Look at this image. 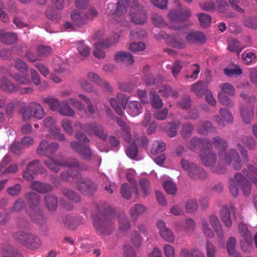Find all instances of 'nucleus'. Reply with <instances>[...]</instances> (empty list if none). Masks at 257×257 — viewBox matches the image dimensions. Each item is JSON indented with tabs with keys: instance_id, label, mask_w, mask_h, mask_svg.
Here are the masks:
<instances>
[{
	"instance_id": "1",
	"label": "nucleus",
	"mask_w": 257,
	"mask_h": 257,
	"mask_svg": "<svg viewBox=\"0 0 257 257\" xmlns=\"http://www.w3.org/2000/svg\"><path fill=\"white\" fill-rule=\"evenodd\" d=\"M211 147L213 146L218 150V156L224 164L232 167L236 170H239L242 166L241 160L237 151L234 148L227 150V141L217 136L213 137Z\"/></svg>"
},
{
	"instance_id": "2",
	"label": "nucleus",
	"mask_w": 257,
	"mask_h": 257,
	"mask_svg": "<svg viewBox=\"0 0 257 257\" xmlns=\"http://www.w3.org/2000/svg\"><path fill=\"white\" fill-rule=\"evenodd\" d=\"M28 205L27 213L36 224L42 225L46 222V218L41 206V196L36 192L31 191L25 195Z\"/></svg>"
},
{
	"instance_id": "3",
	"label": "nucleus",
	"mask_w": 257,
	"mask_h": 257,
	"mask_svg": "<svg viewBox=\"0 0 257 257\" xmlns=\"http://www.w3.org/2000/svg\"><path fill=\"white\" fill-rule=\"evenodd\" d=\"M110 211L109 218L104 214L102 217L95 216L93 217V226L97 234L99 235H109L113 229V223L112 219L113 217V211L112 208L107 207Z\"/></svg>"
},
{
	"instance_id": "4",
	"label": "nucleus",
	"mask_w": 257,
	"mask_h": 257,
	"mask_svg": "<svg viewBox=\"0 0 257 257\" xmlns=\"http://www.w3.org/2000/svg\"><path fill=\"white\" fill-rule=\"evenodd\" d=\"M191 15V11L188 9L180 10H171L168 14L170 22L169 27L174 30H179L184 28L186 25H184L185 21L190 18Z\"/></svg>"
},
{
	"instance_id": "5",
	"label": "nucleus",
	"mask_w": 257,
	"mask_h": 257,
	"mask_svg": "<svg viewBox=\"0 0 257 257\" xmlns=\"http://www.w3.org/2000/svg\"><path fill=\"white\" fill-rule=\"evenodd\" d=\"M180 164L184 170L188 171V175L192 180H203L207 178L206 172L197 165L190 163L185 159L181 160Z\"/></svg>"
},
{
	"instance_id": "6",
	"label": "nucleus",
	"mask_w": 257,
	"mask_h": 257,
	"mask_svg": "<svg viewBox=\"0 0 257 257\" xmlns=\"http://www.w3.org/2000/svg\"><path fill=\"white\" fill-rule=\"evenodd\" d=\"M75 126L79 127L89 136L95 135L104 141L107 139V133L104 131L103 127L95 122L82 125L79 122L77 121L75 123Z\"/></svg>"
},
{
	"instance_id": "7",
	"label": "nucleus",
	"mask_w": 257,
	"mask_h": 257,
	"mask_svg": "<svg viewBox=\"0 0 257 257\" xmlns=\"http://www.w3.org/2000/svg\"><path fill=\"white\" fill-rule=\"evenodd\" d=\"M119 38L118 34L113 33L109 39H106L95 43L94 44L95 49L93 51L94 56L99 59L104 58L105 56L104 49L108 48L118 42Z\"/></svg>"
},
{
	"instance_id": "8",
	"label": "nucleus",
	"mask_w": 257,
	"mask_h": 257,
	"mask_svg": "<svg viewBox=\"0 0 257 257\" xmlns=\"http://www.w3.org/2000/svg\"><path fill=\"white\" fill-rule=\"evenodd\" d=\"M56 123L55 119L51 116L46 117L43 121V125L49 128V132L54 139L60 141L67 142L64 135L61 133L59 126L56 125Z\"/></svg>"
},
{
	"instance_id": "9",
	"label": "nucleus",
	"mask_w": 257,
	"mask_h": 257,
	"mask_svg": "<svg viewBox=\"0 0 257 257\" xmlns=\"http://www.w3.org/2000/svg\"><path fill=\"white\" fill-rule=\"evenodd\" d=\"M71 149L78 153L80 156L86 161H90L94 157L90 147L84 144L76 141H73L70 143Z\"/></svg>"
},
{
	"instance_id": "10",
	"label": "nucleus",
	"mask_w": 257,
	"mask_h": 257,
	"mask_svg": "<svg viewBox=\"0 0 257 257\" xmlns=\"http://www.w3.org/2000/svg\"><path fill=\"white\" fill-rule=\"evenodd\" d=\"M59 148V145L56 142L49 143L46 140H42L36 150L39 156H46L48 158L54 155Z\"/></svg>"
},
{
	"instance_id": "11",
	"label": "nucleus",
	"mask_w": 257,
	"mask_h": 257,
	"mask_svg": "<svg viewBox=\"0 0 257 257\" xmlns=\"http://www.w3.org/2000/svg\"><path fill=\"white\" fill-rule=\"evenodd\" d=\"M238 228L240 235L243 238V240H241L240 242V246L242 249L245 251L252 244V235L247 229L246 225L244 223H239Z\"/></svg>"
},
{
	"instance_id": "12",
	"label": "nucleus",
	"mask_w": 257,
	"mask_h": 257,
	"mask_svg": "<svg viewBox=\"0 0 257 257\" xmlns=\"http://www.w3.org/2000/svg\"><path fill=\"white\" fill-rule=\"evenodd\" d=\"M235 212L236 208L232 204H230L229 206H224L222 207L220 217L226 227L229 228L232 226V221L231 216L232 215L233 217H235Z\"/></svg>"
},
{
	"instance_id": "13",
	"label": "nucleus",
	"mask_w": 257,
	"mask_h": 257,
	"mask_svg": "<svg viewBox=\"0 0 257 257\" xmlns=\"http://www.w3.org/2000/svg\"><path fill=\"white\" fill-rule=\"evenodd\" d=\"M131 21L137 24L142 25L145 23L147 20V12L143 7L139 4L138 7H134V10L130 11Z\"/></svg>"
},
{
	"instance_id": "14",
	"label": "nucleus",
	"mask_w": 257,
	"mask_h": 257,
	"mask_svg": "<svg viewBox=\"0 0 257 257\" xmlns=\"http://www.w3.org/2000/svg\"><path fill=\"white\" fill-rule=\"evenodd\" d=\"M78 189L84 195H92L96 190V185L90 179H81L78 184Z\"/></svg>"
},
{
	"instance_id": "15",
	"label": "nucleus",
	"mask_w": 257,
	"mask_h": 257,
	"mask_svg": "<svg viewBox=\"0 0 257 257\" xmlns=\"http://www.w3.org/2000/svg\"><path fill=\"white\" fill-rule=\"evenodd\" d=\"M157 227L159 230L161 236L166 241L173 242L175 240V235L173 232L166 226L165 223L159 220L156 223Z\"/></svg>"
},
{
	"instance_id": "16",
	"label": "nucleus",
	"mask_w": 257,
	"mask_h": 257,
	"mask_svg": "<svg viewBox=\"0 0 257 257\" xmlns=\"http://www.w3.org/2000/svg\"><path fill=\"white\" fill-rule=\"evenodd\" d=\"M117 12L116 15L118 17H121L120 19L123 20L122 16L127 12V7L130 6L133 10L134 7H138L139 2L138 0H119L117 3Z\"/></svg>"
},
{
	"instance_id": "17",
	"label": "nucleus",
	"mask_w": 257,
	"mask_h": 257,
	"mask_svg": "<svg viewBox=\"0 0 257 257\" xmlns=\"http://www.w3.org/2000/svg\"><path fill=\"white\" fill-rule=\"evenodd\" d=\"M70 17L74 24L80 27L86 25L89 21V16L87 13L79 12L77 10H74L72 12Z\"/></svg>"
},
{
	"instance_id": "18",
	"label": "nucleus",
	"mask_w": 257,
	"mask_h": 257,
	"mask_svg": "<svg viewBox=\"0 0 257 257\" xmlns=\"http://www.w3.org/2000/svg\"><path fill=\"white\" fill-rule=\"evenodd\" d=\"M209 149H204L200 154V157L205 166L210 167L216 162V155L214 152Z\"/></svg>"
},
{
	"instance_id": "19",
	"label": "nucleus",
	"mask_w": 257,
	"mask_h": 257,
	"mask_svg": "<svg viewBox=\"0 0 257 257\" xmlns=\"http://www.w3.org/2000/svg\"><path fill=\"white\" fill-rule=\"evenodd\" d=\"M234 178L242 190L243 195L245 196H248L251 192V184L249 181L240 173H236L234 175Z\"/></svg>"
},
{
	"instance_id": "20",
	"label": "nucleus",
	"mask_w": 257,
	"mask_h": 257,
	"mask_svg": "<svg viewBox=\"0 0 257 257\" xmlns=\"http://www.w3.org/2000/svg\"><path fill=\"white\" fill-rule=\"evenodd\" d=\"M197 148H210L211 143L210 141L206 139H199L196 137L192 138L190 142L189 149L194 151Z\"/></svg>"
},
{
	"instance_id": "21",
	"label": "nucleus",
	"mask_w": 257,
	"mask_h": 257,
	"mask_svg": "<svg viewBox=\"0 0 257 257\" xmlns=\"http://www.w3.org/2000/svg\"><path fill=\"white\" fill-rule=\"evenodd\" d=\"M30 188L41 194L50 192L53 189L51 184L37 181L32 182L30 185Z\"/></svg>"
},
{
	"instance_id": "22",
	"label": "nucleus",
	"mask_w": 257,
	"mask_h": 257,
	"mask_svg": "<svg viewBox=\"0 0 257 257\" xmlns=\"http://www.w3.org/2000/svg\"><path fill=\"white\" fill-rule=\"evenodd\" d=\"M20 87L14 84L10 80L6 77L1 79L0 90L7 93H13L19 90Z\"/></svg>"
},
{
	"instance_id": "23",
	"label": "nucleus",
	"mask_w": 257,
	"mask_h": 257,
	"mask_svg": "<svg viewBox=\"0 0 257 257\" xmlns=\"http://www.w3.org/2000/svg\"><path fill=\"white\" fill-rule=\"evenodd\" d=\"M167 44L177 49H183L186 47L184 40L178 35H168L166 38Z\"/></svg>"
},
{
	"instance_id": "24",
	"label": "nucleus",
	"mask_w": 257,
	"mask_h": 257,
	"mask_svg": "<svg viewBox=\"0 0 257 257\" xmlns=\"http://www.w3.org/2000/svg\"><path fill=\"white\" fill-rule=\"evenodd\" d=\"M208 90L207 83L202 81H197L191 87V91L197 97H202Z\"/></svg>"
},
{
	"instance_id": "25",
	"label": "nucleus",
	"mask_w": 257,
	"mask_h": 257,
	"mask_svg": "<svg viewBox=\"0 0 257 257\" xmlns=\"http://www.w3.org/2000/svg\"><path fill=\"white\" fill-rule=\"evenodd\" d=\"M45 206L49 211L54 212L58 207V198L54 194H49L44 197Z\"/></svg>"
},
{
	"instance_id": "26",
	"label": "nucleus",
	"mask_w": 257,
	"mask_h": 257,
	"mask_svg": "<svg viewBox=\"0 0 257 257\" xmlns=\"http://www.w3.org/2000/svg\"><path fill=\"white\" fill-rule=\"evenodd\" d=\"M143 106L138 101H130L126 108L127 113L132 116H136L143 112Z\"/></svg>"
},
{
	"instance_id": "27",
	"label": "nucleus",
	"mask_w": 257,
	"mask_h": 257,
	"mask_svg": "<svg viewBox=\"0 0 257 257\" xmlns=\"http://www.w3.org/2000/svg\"><path fill=\"white\" fill-rule=\"evenodd\" d=\"M17 40V35L15 33L6 32L0 29V42L5 44L12 45Z\"/></svg>"
},
{
	"instance_id": "28",
	"label": "nucleus",
	"mask_w": 257,
	"mask_h": 257,
	"mask_svg": "<svg viewBox=\"0 0 257 257\" xmlns=\"http://www.w3.org/2000/svg\"><path fill=\"white\" fill-rule=\"evenodd\" d=\"M121 196L125 199L128 200L131 198L133 192L135 193L136 196L139 195V190L137 186L130 187L127 184H122L120 188Z\"/></svg>"
},
{
	"instance_id": "29",
	"label": "nucleus",
	"mask_w": 257,
	"mask_h": 257,
	"mask_svg": "<svg viewBox=\"0 0 257 257\" xmlns=\"http://www.w3.org/2000/svg\"><path fill=\"white\" fill-rule=\"evenodd\" d=\"M57 111L63 116L72 117L75 115V111L70 106L68 100L61 101Z\"/></svg>"
},
{
	"instance_id": "30",
	"label": "nucleus",
	"mask_w": 257,
	"mask_h": 257,
	"mask_svg": "<svg viewBox=\"0 0 257 257\" xmlns=\"http://www.w3.org/2000/svg\"><path fill=\"white\" fill-rule=\"evenodd\" d=\"M186 40L190 43H203L206 41L204 34L200 32H191L186 37Z\"/></svg>"
},
{
	"instance_id": "31",
	"label": "nucleus",
	"mask_w": 257,
	"mask_h": 257,
	"mask_svg": "<svg viewBox=\"0 0 257 257\" xmlns=\"http://www.w3.org/2000/svg\"><path fill=\"white\" fill-rule=\"evenodd\" d=\"M115 60L117 62H123L128 64H132L134 62L132 54L124 51H119L116 53L115 55Z\"/></svg>"
},
{
	"instance_id": "32",
	"label": "nucleus",
	"mask_w": 257,
	"mask_h": 257,
	"mask_svg": "<svg viewBox=\"0 0 257 257\" xmlns=\"http://www.w3.org/2000/svg\"><path fill=\"white\" fill-rule=\"evenodd\" d=\"M146 207L142 204H136L130 210V214L132 221L136 222L139 216L142 215L146 211Z\"/></svg>"
},
{
	"instance_id": "33",
	"label": "nucleus",
	"mask_w": 257,
	"mask_h": 257,
	"mask_svg": "<svg viewBox=\"0 0 257 257\" xmlns=\"http://www.w3.org/2000/svg\"><path fill=\"white\" fill-rule=\"evenodd\" d=\"M31 107L32 108V117L37 119H41L45 115L43 107L38 102H31Z\"/></svg>"
},
{
	"instance_id": "34",
	"label": "nucleus",
	"mask_w": 257,
	"mask_h": 257,
	"mask_svg": "<svg viewBox=\"0 0 257 257\" xmlns=\"http://www.w3.org/2000/svg\"><path fill=\"white\" fill-rule=\"evenodd\" d=\"M48 159V160H44V164L54 172H58L60 171V167L64 166V164L62 161L50 157Z\"/></svg>"
},
{
	"instance_id": "35",
	"label": "nucleus",
	"mask_w": 257,
	"mask_h": 257,
	"mask_svg": "<svg viewBox=\"0 0 257 257\" xmlns=\"http://www.w3.org/2000/svg\"><path fill=\"white\" fill-rule=\"evenodd\" d=\"M150 103L153 108L160 109L163 106V102L159 95L154 90L149 93Z\"/></svg>"
},
{
	"instance_id": "36",
	"label": "nucleus",
	"mask_w": 257,
	"mask_h": 257,
	"mask_svg": "<svg viewBox=\"0 0 257 257\" xmlns=\"http://www.w3.org/2000/svg\"><path fill=\"white\" fill-rule=\"evenodd\" d=\"M158 92L163 97H168L172 96L177 97L178 96L177 92L173 90L169 86L165 84L161 86Z\"/></svg>"
},
{
	"instance_id": "37",
	"label": "nucleus",
	"mask_w": 257,
	"mask_h": 257,
	"mask_svg": "<svg viewBox=\"0 0 257 257\" xmlns=\"http://www.w3.org/2000/svg\"><path fill=\"white\" fill-rule=\"evenodd\" d=\"M31 234L29 232L20 231L16 232L14 236L21 244L26 246L27 241L29 240V237H30Z\"/></svg>"
},
{
	"instance_id": "38",
	"label": "nucleus",
	"mask_w": 257,
	"mask_h": 257,
	"mask_svg": "<svg viewBox=\"0 0 257 257\" xmlns=\"http://www.w3.org/2000/svg\"><path fill=\"white\" fill-rule=\"evenodd\" d=\"M29 240L27 241L26 246L28 248L36 249L40 247L41 245V241L38 236L31 234L30 237H29Z\"/></svg>"
},
{
	"instance_id": "39",
	"label": "nucleus",
	"mask_w": 257,
	"mask_h": 257,
	"mask_svg": "<svg viewBox=\"0 0 257 257\" xmlns=\"http://www.w3.org/2000/svg\"><path fill=\"white\" fill-rule=\"evenodd\" d=\"M198 133L204 134L206 132L216 131L215 128L212 125L211 122L209 121H205L200 122L197 127Z\"/></svg>"
},
{
	"instance_id": "40",
	"label": "nucleus",
	"mask_w": 257,
	"mask_h": 257,
	"mask_svg": "<svg viewBox=\"0 0 257 257\" xmlns=\"http://www.w3.org/2000/svg\"><path fill=\"white\" fill-rule=\"evenodd\" d=\"M241 115L242 117L243 120L245 123H249L253 115V107L249 106L246 109L243 107H240Z\"/></svg>"
},
{
	"instance_id": "41",
	"label": "nucleus",
	"mask_w": 257,
	"mask_h": 257,
	"mask_svg": "<svg viewBox=\"0 0 257 257\" xmlns=\"http://www.w3.org/2000/svg\"><path fill=\"white\" fill-rule=\"evenodd\" d=\"M43 101L48 105L49 109L52 111L58 110L61 102L57 98L50 96L43 98Z\"/></svg>"
},
{
	"instance_id": "42",
	"label": "nucleus",
	"mask_w": 257,
	"mask_h": 257,
	"mask_svg": "<svg viewBox=\"0 0 257 257\" xmlns=\"http://www.w3.org/2000/svg\"><path fill=\"white\" fill-rule=\"evenodd\" d=\"M166 144L163 142L155 141L151 147L150 152L153 155L162 153L165 150Z\"/></svg>"
},
{
	"instance_id": "43",
	"label": "nucleus",
	"mask_w": 257,
	"mask_h": 257,
	"mask_svg": "<svg viewBox=\"0 0 257 257\" xmlns=\"http://www.w3.org/2000/svg\"><path fill=\"white\" fill-rule=\"evenodd\" d=\"M227 49L231 52L235 53L239 55L243 48L240 46L239 42L236 39H231L228 41Z\"/></svg>"
},
{
	"instance_id": "44",
	"label": "nucleus",
	"mask_w": 257,
	"mask_h": 257,
	"mask_svg": "<svg viewBox=\"0 0 257 257\" xmlns=\"http://www.w3.org/2000/svg\"><path fill=\"white\" fill-rule=\"evenodd\" d=\"M27 168L33 174H36L39 172L42 173L44 170L43 167L40 165V161L39 160H35L29 163Z\"/></svg>"
},
{
	"instance_id": "45",
	"label": "nucleus",
	"mask_w": 257,
	"mask_h": 257,
	"mask_svg": "<svg viewBox=\"0 0 257 257\" xmlns=\"http://www.w3.org/2000/svg\"><path fill=\"white\" fill-rule=\"evenodd\" d=\"M22 74H16L11 75V77L19 84L22 85H28L30 83L28 73H22Z\"/></svg>"
},
{
	"instance_id": "46",
	"label": "nucleus",
	"mask_w": 257,
	"mask_h": 257,
	"mask_svg": "<svg viewBox=\"0 0 257 257\" xmlns=\"http://www.w3.org/2000/svg\"><path fill=\"white\" fill-rule=\"evenodd\" d=\"M194 129L193 124L190 122H186L183 124L182 130L181 131V136L183 138H189Z\"/></svg>"
},
{
	"instance_id": "47",
	"label": "nucleus",
	"mask_w": 257,
	"mask_h": 257,
	"mask_svg": "<svg viewBox=\"0 0 257 257\" xmlns=\"http://www.w3.org/2000/svg\"><path fill=\"white\" fill-rule=\"evenodd\" d=\"M15 67L20 73H28L29 72V66L27 64L19 58L15 59Z\"/></svg>"
},
{
	"instance_id": "48",
	"label": "nucleus",
	"mask_w": 257,
	"mask_h": 257,
	"mask_svg": "<svg viewBox=\"0 0 257 257\" xmlns=\"http://www.w3.org/2000/svg\"><path fill=\"white\" fill-rule=\"evenodd\" d=\"M241 59L245 64L249 65L256 62V56L254 52H244L241 54Z\"/></svg>"
},
{
	"instance_id": "49",
	"label": "nucleus",
	"mask_w": 257,
	"mask_h": 257,
	"mask_svg": "<svg viewBox=\"0 0 257 257\" xmlns=\"http://www.w3.org/2000/svg\"><path fill=\"white\" fill-rule=\"evenodd\" d=\"M106 11L108 16H112L120 25H122V23H123V22L121 20L118 21L116 19V17H118L117 15H116L117 6L115 3H109L107 5Z\"/></svg>"
},
{
	"instance_id": "50",
	"label": "nucleus",
	"mask_w": 257,
	"mask_h": 257,
	"mask_svg": "<svg viewBox=\"0 0 257 257\" xmlns=\"http://www.w3.org/2000/svg\"><path fill=\"white\" fill-rule=\"evenodd\" d=\"M20 111L24 120H29L32 117V108L31 107V102L28 106L22 107Z\"/></svg>"
},
{
	"instance_id": "51",
	"label": "nucleus",
	"mask_w": 257,
	"mask_h": 257,
	"mask_svg": "<svg viewBox=\"0 0 257 257\" xmlns=\"http://www.w3.org/2000/svg\"><path fill=\"white\" fill-rule=\"evenodd\" d=\"M197 16L201 27L206 28L210 25L211 19L209 15L201 13L197 14Z\"/></svg>"
},
{
	"instance_id": "52",
	"label": "nucleus",
	"mask_w": 257,
	"mask_h": 257,
	"mask_svg": "<svg viewBox=\"0 0 257 257\" xmlns=\"http://www.w3.org/2000/svg\"><path fill=\"white\" fill-rule=\"evenodd\" d=\"M242 143L250 150L253 149L256 145V142L251 136H245L242 138Z\"/></svg>"
},
{
	"instance_id": "53",
	"label": "nucleus",
	"mask_w": 257,
	"mask_h": 257,
	"mask_svg": "<svg viewBox=\"0 0 257 257\" xmlns=\"http://www.w3.org/2000/svg\"><path fill=\"white\" fill-rule=\"evenodd\" d=\"M139 184L141 189L145 196L150 193L151 189L149 180L147 179H142L140 180Z\"/></svg>"
},
{
	"instance_id": "54",
	"label": "nucleus",
	"mask_w": 257,
	"mask_h": 257,
	"mask_svg": "<svg viewBox=\"0 0 257 257\" xmlns=\"http://www.w3.org/2000/svg\"><path fill=\"white\" fill-rule=\"evenodd\" d=\"M3 257H23L22 254L12 247L8 246L4 249Z\"/></svg>"
},
{
	"instance_id": "55",
	"label": "nucleus",
	"mask_w": 257,
	"mask_h": 257,
	"mask_svg": "<svg viewBox=\"0 0 257 257\" xmlns=\"http://www.w3.org/2000/svg\"><path fill=\"white\" fill-rule=\"evenodd\" d=\"M225 74L229 77L238 76L242 74V70L238 65L234 66V68H226L224 70Z\"/></svg>"
},
{
	"instance_id": "56",
	"label": "nucleus",
	"mask_w": 257,
	"mask_h": 257,
	"mask_svg": "<svg viewBox=\"0 0 257 257\" xmlns=\"http://www.w3.org/2000/svg\"><path fill=\"white\" fill-rule=\"evenodd\" d=\"M163 187L168 194L174 195L177 191L176 185L170 181H166L163 183Z\"/></svg>"
},
{
	"instance_id": "57",
	"label": "nucleus",
	"mask_w": 257,
	"mask_h": 257,
	"mask_svg": "<svg viewBox=\"0 0 257 257\" xmlns=\"http://www.w3.org/2000/svg\"><path fill=\"white\" fill-rule=\"evenodd\" d=\"M62 193L69 199L73 201L78 202L80 200L79 196L72 190L63 189L62 190Z\"/></svg>"
},
{
	"instance_id": "58",
	"label": "nucleus",
	"mask_w": 257,
	"mask_h": 257,
	"mask_svg": "<svg viewBox=\"0 0 257 257\" xmlns=\"http://www.w3.org/2000/svg\"><path fill=\"white\" fill-rule=\"evenodd\" d=\"M197 202L192 199L188 200L186 203L185 208L189 213H193L196 212L198 208Z\"/></svg>"
},
{
	"instance_id": "59",
	"label": "nucleus",
	"mask_w": 257,
	"mask_h": 257,
	"mask_svg": "<svg viewBox=\"0 0 257 257\" xmlns=\"http://www.w3.org/2000/svg\"><path fill=\"white\" fill-rule=\"evenodd\" d=\"M229 189L231 194L234 197H236L238 194V186H239L234 177V179L231 178L229 180Z\"/></svg>"
},
{
	"instance_id": "60",
	"label": "nucleus",
	"mask_w": 257,
	"mask_h": 257,
	"mask_svg": "<svg viewBox=\"0 0 257 257\" xmlns=\"http://www.w3.org/2000/svg\"><path fill=\"white\" fill-rule=\"evenodd\" d=\"M236 240L235 237H230L227 240V249L228 254L230 255H233L235 250Z\"/></svg>"
},
{
	"instance_id": "61",
	"label": "nucleus",
	"mask_w": 257,
	"mask_h": 257,
	"mask_svg": "<svg viewBox=\"0 0 257 257\" xmlns=\"http://www.w3.org/2000/svg\"><path fill=\"white\" fill-rule=\"evenodd\" d=\"M127 156L131 159H134L138 154V149L137 146L133 144L130 145L126 151Z\"/></svg>"
},
{
	"instance_id": "62",
	"label": "nucleus",
	"mask_w": 257,
	"mask_h": 257,
	"mask_svg": "<svg viewBox=\"0 0 257 257\" xmlns=\"http://www.w3.org/2000/svg\"><path fill=\"white\" fill-rule=\"evenodd\" d=\"M61 126L64 131L69 135H72L73 129L71 125V121L68 118H64L61 121Z\"/></svg>"
},
{
	"instance_id": "63",
	"label": "nucleus",
	"mask_w": 257,
	"mask_h": 257,
	"mask_svg": "<svg viewBox=\"0 0 257 257\" xmlns=\"http://www.w3.org/2000/svg\"><path fill=\"white\" fill-rule=\"evenodd\" d=\"M243 24L249 28L256 29L257 28V17H252L245 18Z\"/></svg>"
},
{
	"instance_id": "64",
	"label": "nucleus",
	"mask_w": 257,
	"mask_h": 257,
	"mask_svg": "<svg viewBox=\"0 0 257 257\" xmlns=\"http://www.w3.org/2000/svg\"><path fill=\"white\" fill-rule=\"evenodd\" d=\"M52 51V49L49 46H40L37 48V52L41 59L43 57L49 55Z\"/></svg>"
}]
</instances>
